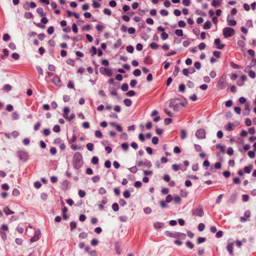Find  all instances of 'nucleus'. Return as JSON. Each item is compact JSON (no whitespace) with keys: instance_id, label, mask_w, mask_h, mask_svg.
<instances>
[{"instance_id":"1","label":"nucleus","mask_w":256,"mask_h":256,"mask_svg":"<svg viewBox=\"0 0 256 256\" xmlns=\"http://www.w3.org/2000/svg\"><path fill=\"white\" fill-rule=\"evenodd\" d=\"M74 167L76 170H78L83 164L82 156L80 153L76 152L73 157Z\"/></svg>"},{"instance_id":"2","label":"nucleus","mask_w":256,"mask_h":256,"mask_svg":"<svg viewBox=\"0 0 256 256\" xmlns=\"http://www.w3.org/2000/svg\"><path fill=\"white\" fill-rule=\"evenodd\" d=\"M165 234L169 237L180 240H184L186 238V234H185L179 232H172L170 231L166 230L165 232Z\"/></svg>"},{"instance_id":"3","label":"nucleus","mask_w":256,"mask_h":256,"mask_svg":"<svg viewBox=\"0 0 256 256\" xmlns=\"http://www.w3.org/2000/svg\"><path fill=\"white\" fill-rule=\"evenodd\" d=\"M223 35L225 38L232 36L234 34V30L231 28L226 27L223 29Z\"/></svg>"},{"instance_id":"4","label":"nucleus","mask_w":256,"mask_h":256,"mask_svg":"<svg viewBox=\"0 0 256 256\" xmlns=\"http://www.w3.org/2000/svg\"><path fill=\"white\" fill-rule=\"evenodd\" d=\"M17 156L24 162L27 161L28 158V155L27 152L24 150H19L16 152Z\"/></svg>"},{"instance_id":"5","label":"nucleus","mask_w":256,"mask_h":256,"mask_svg":"<svg viewBox=\"0 0 256 256\" xmlns=\"http://www.w3.org/2000/svg\"><path fill=\"white\" fill-rule=\"evenodd\" d=\"M234 242L232 241V240L231 238H229L228 240V244L226 246V250L228 252L229 254L231 256H234V251H233V247H234Z\"/></svg>"},{"instance_id":"6","label":"nucleus","mask_w":256,"mask_h":256,"mask_svg":"<svg viewBox=\"0 0 256 256\" xmlns=\"http://www.w3.org/2000/svg\"><path fill=\"white\" fill-rule=\"evenodd\" d=\"M192 214L195 216H198L200 217L204 215V211L202 209V206H199L193 212Z\"/></svg>"},{"instance_id":"7","label":"nucleus","mask_w":256,"mask_h":256,"mask_svg":"<svg viewBox=\"0 0 256 256\" xmlns=\"http://www.w3.org/2000/svg\"><path fill=\"white\" fill-rule=\"evenodd\" d=\"M196 136L198 139H204L206 138V132L203 128L198 129L196 133Z\"/></svg>"},{"instance_id":"8","label":"nucleus","mask_w":256,"mask_h":256,"mask_svg":"<svg viewBox=\"0 0 256 256\" xmlns=\"http://www.w3.org/2000/svg\"><path fill=\"white\" fill-rule=\"evenodd\" d=\"M40 230L39 229L36 230L35 231L34 236L30 239V242H34L38 241L40 238Z\"/></svg>"},{"instance_id":"9","label":"nucleus","mask_w":256,"mask_h":256,"mask_svg":"<svg viewBox=\"0 0 256 256\" xmlns=\"http://www.w3.org/2000/svg\"><path fill=\"white\" fill-rule=\"evenodd\" d=\"M100 71L102 74H106L108 76H110L112 75V72L110 70L104 67H100Z\"/></svg>"},{"instance_id":"10","label":"nucleus","mask_w":256,"mask_h":256,"mask_svg":"<svg viewBox=\"0 0 256 256\" xmlns=\"http://www.w3.org/2000/svg\"><path fill=\"white\" fill-rule=\"evenodd\" d=\"M227 86V83L226 80H220L217 84L218 87L221 89H224Z\"/></svg>"},{"instance_id":"11","label":"nucleus","mask_w":256,"mask_h":256,"mask_svg":"<svg viewBox=\"0 0 256 256\" xmlns=\"http://www.w3.org/2000/svg\"><path fill=\"white\" fill-rule=\"evenodd\" d=\"M214 43L216 45V48L219 50H222L224 47V44H220V40L218 38L215 39Z\"/></svg>"},{"instance_id":"12","label":"nucleus","mask_w":256,"mask_h":256,"mask_svg":"<svg viewBox=\"0 0 256 256\" xmlns=\"http://www.w3.org/2000/svg\"><path fill=\"white\" fill-rule=\"evenodd\" d=\"M52 82L56 86H61V80L58 76H55L52 80Z\"/></svg>"},{"instance_id":"13","label":"nucleus","mask_w":256,"mask_h":256,"mask_svg":"<svg viewBox=\"0 0 256 256\" xmlns=\"http://www.w3.org/2000/svg\"><path fill=\"white\" fill-rule=\"evenodd\" d=\"M230 16H228L227 17V21L230 26H234L236 24V22L234 20H230Z\"/></svg>"},{"instance_id":"14","label":"nucleus","mask_w":256,"mask_h":256,"mask_svg":"<svg viewBox=\"0 0 256 256\" xmlns=\"http://www.w3.org/2000/svg\"><path fill=\"white\" fill-rule=\"evenodd\" d=\"M250 114V104H246L245 105L244 112H243L244 116H248Z\"/></svg>"},{"instance_id":"15","label":"nucleus","mask_w":256,"mask_h":256,"mask_svg":"<svg viewBox=\"0 0 256 256\" xmlns=\"http://www.w3.org/2000/svg\"><path fill=\"white\" fill-rule=\"evenodd\" d=\"M164 226V224L162 222H156L154 223V226L155 228L159 229L162 228Z\"/></svg>"},{"instance_id":"16","label":"nucleus","mask_w":256,"mask_h":256,"mask_svg":"<svg viewBox=\"0 0 256 256\" xmlns=\"http://www.w3.org/2000/svg\"><path fill=\"white\" fill-rule=\"evenodd\" d=\"M184 104L182 103L178 104L176 103L174 106L173 108V110L174 111H178L180 109L182 106H184Z\"/></svg>"},{"instance_id":"17","label":"nucleus","mask_w":256,"mask_h":256,"mask_svg":"<svg viewBox=\"0 0 256 256\" xmlns=\"http://www.w3.org/2000/svg\"><path fill=\"white\" fill-rule=\"evenodd\" d=\"M211 26H212L211 22L209 20H208L204 23V24L203 26V28L204 30H208V29L210 28Z\"/></svg>"},{"instance_id":"18","label":"nucleus","mask_w":256,"mask_h":256,"mask_svg":"<svg viewBox=\"0 0 256 256\" xmlns=\"http://www.w3.org/2000/svg\"><path fill=\"white\" fill-rule=\"evenodd\" d=\"M70 112V108L68 107H66L64 109L63 116L66 118H68V113Z\"/></svg>"},{"instance_id":"19","label":"nucleus","mask_w":256,"mask_h":256,"mask_svg":"<svg viewBox=\"0 0 256 256\" xmlns=\"http://www.w3.org/2000/svg\"><path fill=\"white\" fill-rule=\"evenodd\" d=\"M252 169V165L250 164L248 166H245L244 168V172L246 174H250L251 170Z\"/></svg>"},{"instance_id":"20","label":"nucleus","mask_w":256,"mask_h":256,"mask_svg":"<svg viewBox=\"0 0 256 256\" xmlns=\"http://www.w3.org/2000/svg\"><path fill=\"white\" fill-rule=\"evenodd\" d=\"M122 44L121 39L119 38L117 40L116 42L114 44V48L115 49L118 48Z\"/></svg>"},{"instance_id":"21","label":"nucleus","mask_w":256,"mask_h":256,"mask_svg":"<svg viewBox=\"0 0 256 256\" xmlns=\"http://www.w3.org/2000/svg\"><path fill=\"white\" fill-rule=\"evenodd\" d=\"M36 12L40 16H44L46 15V14L44 12V10L42 8H38Z\"/></svg>"},{"instance_id":"22","label":"nucleus","mask_w":256,"mask_h":256,"mask_svg":"<svg viewBox=\"0 0 256 256\" xmlns=\"http://www.w3.org/2000/svg\"><path fill=\"white\" fill-rule=\"evenodd\" d=\"M4 212L6 215L12 214L14 213V212L11 210L8 207L4 208Z\"/></svg>"},{"instance_id":"23","label":"nucleus","mask_w":256,"mask_h":256,"mask_svg":"<svg viewBox=\"0 0 256 256\" xmlns=\"http://www.w3.org/2000/svg\"><path fill=\"white\" fill-rule=\"evenodd\" d=\"M96 28L98 32H102L106 28V26L102 24H97Z\"/></svg>"},{"instance_id":"24","label":"nucleus","mask_w":256,"mask_h":256,"mask_svg":"<svg viewBox=\"0 0 256 256\" xmlns=\"http://www.w3.org/2000/svg\"><path fill=\"white\" fill-rule=\"evenodd\" d=\"M124 104L126 106H130L132 104V100H131L129 99V98H126L124 100Z\"/></svg>"},{"instance_id":"25","label":"nucleus","mask_w":256,"mask_h":256,"mask_svg":"<svg viewBox=\"0 0 256 256\" xmlns=\"http://www.w3.org/2000/svg\"><path fill=\"white\" fill-rule=\"evenodd\" d=\"M121 147L124 151H128L129 148V145L128 143L124 142L121 144Z\"/></svg>"},{"instance_id":"26","label":"nucleus","mask_w":256,"mask_h":256,"mask_svg":"<svg viewBox=\"0 0 256 256\" xmlns=\"http://www.w3.org/2000/svg\"><path fill=\"white\" fill-rule=\"evenodd\" d=\"M110 92L112 96H116L118 94L116 89L113 87L110 88Z\"/></svg>"},{"instance_id":"27","label":"nucleus","mask_w":256,"mask_h":256,"mask_svg":"<svg viewBox=\"0 0 256 256\" xmlns=\"http://www.w3.org/2000/svg\"><path fill=\"white\" fill-rule=\"evenodd\" d=\"M186 137V130H180V138L182 140H184Z\"/></svg>"},{"instance_id":"28","label":"nucleus","mask_w":256,"mask_h":256,"mask_svg":"<svg viewBox=\"0 0 256 256\" xmlns=\"http://www.w3.org/2000/svg\"><path fill=\"white\" fill-rule=\"evenodd\" d=\"M12 119L13 120H17L19 118L20 116L17 112H12Z\"/></svg>"},{"instance_id":"29","label":"nucleus","mask_w":256,"mask_h":256,"mask_svg":"<svg viewBox=\"0 0 256 256\" xmlns=\"http://www.w3.org/2000/svg\"><path fill=\"white\" fill-rule=\"evenodd\" d=\"M0 234L2 238L5 241L6 239V234L4 232L2 231V229H0Z\"/></svg>"},{"instance_id":"30","label":"nucleus","mask_w":256,"mask_h":256,"mask_svg":"<svg viewBox=\"0 0 256 256\" xmlns=\"http://www.w3.org/2000/svg\"><path fill=\"white\" fill-rule=\"evenodd\" d=\"M176 104V100L174 99L170 100L169 102V107L170 108H172Z\"/></svg>"},{"instance_id":"31","label":"nucleus","mask_w":256,"mask_h":256,"mask_svg":"<svg viewBox=\"0 0 256 256\" xmlns=\"http://www.w3.org/2000/svg\"><path fill=\"white\" fill-rule=\"evenodd\" d=\"M205 228V225L203 223H200L198 224V228L200 232H202Z\"/></svg>"},{"instance_id":"32","label":"nucleus","mask_w":256,"mask_h":256,"mask_svg":"<svg viewBox=\"0 0 256 256\" xmlns=\"http://www.w3.org/2000/svg\"><path fill=\"white\" fill-rule=\"evenodd\" d=\"M24 18L26 19H30L33 18L32 14L30 12H26L24 14Z\"/></svg>"},{"instance_id":"33","label":"nucleus","mask_w":256,"mask_h":256,"mask_svg":"<svg viewBox=\"0 0 256 256\" xmlns=\"http://www.w3.org/2000/svg\"><path fill=\"white\" fill-rule=\"evenodd\" d=\"M76 136L74 134H73L72 138L71 139H68V143L70 144H71L73 142H74L76 140Z\"/></svg>"},{"instance_id":"34","label":"nucleus","mask_w":256,"mask_h":256,"mask_svg":"<svg viewBox=\"0 0 256 256\" xmlns=\"http://www.w3.org/2000/svg\"><path fill=\"white\" fill-rule=\"evenodd\" d=\"M141 71L139 69H136L133 72V74L136 76H139L141 75Z\"/></svg>"},{"instance_id":"35","label":"nucleus","mask_w":256,"mask_h":256,"mask_svg":"<svg viewBox=\"0 0 256 256\" xmlns=\"http://www.w3.org/2000/svg\"><path fill=\"white\" fill-rule=\"evenodd\" d=\"M227 131H231L233 130V124L231 122L228 124L226 128Z\"/></svg>"},{"instance_id":"36","label":"nucleus","mask_w":256,"mask_h":256,"mask_svg":"<svg viewBox=\"0 0 256 256\" xmlns=\"http://www.w3.org/2000/svg\"><path fill=\"white\" fill-rule=\"evenodd\" d=\"M112 208L114 211L117 212L119 210V206L117 203H114L112 205Z\"/></svg>"},{"instance_id":"37","label":"nucleus","mask_w":256,"mask_h":256,"mask_svg":"<svg viewBox=\"0 0 256 256\" xmlns=\"http://www.w3.org/2000/svg\"><path fill=\"white\" fill-rule=\"evenodd\" d=\"M196 14L197 15L201 16H206V14L204 12H202L200 10H197L196 11Z\"/></svg>"},{"instance_id":"38","label":"nucleus","mask_w":256,"mask_h":256,"mask_svg":"<svg viewBox=\"0 0 256 256\" xmlns=\"http://www.w3.org/2000/svg\"><path fill=\"white\" fill-rule=\"evenodd\" d=\"M12 88V86L8 84H6L4 86V89L7 92L10 91Z\"/></svg>"},{"instance_id":"39","label":"nucleus","mask_w":256,"mask_h":256,"mask_svg":"<svg viewBox=\"0 0 256 256\" xmlns=\"http://www.w3.org/2000/svg\"><path fill=\"white\" fill-rule=\"evenodd\" d=\"M175 34L176 35L179 36H183V32L180 29H178L175 30Z\"/></svg>"},{"instance_id":"40","label":"nucleus","mask_w":256,"mask_h":256,"mask_svg":"<svg viewBox=\"0 0 256 256\" xmlns=\"http://www.w3.org/2000/svg\"><path fill=\"white\" fill-rule=\"evenodd\" d=\"M2 52L4 54V56H2V58L4 59L6 58H7V56H8V51L6 48H4V49H3Z\"/></svg>"},{"instance_id":"41","label":"nucleus","mask_w":256,"mask_h":256,"mask_svg":"<svg viewBox=\"0 0 256 256\" xmlns=\"http://www.w3.org/2000/svg\"><path fill=\"white\" fill-rule=\"evenodd\" d=\"M70 228L71 230H73L76 227V223L74 221L71 222L70 224Z\"/></svg>"},{"instance_id":"42","label":"nucleus","mask_w":256,"mask_h":256,"mask_svg":"<svg viewBox=\"0 0 256 256\" xmlns=\"http://www.w3.org/2000/svg\"><path fill=\"white\" fill-rule=\"evenodd\" d=\"M127 52L129 53H132L134 50V48L132 46H128L126 48Z\"/></svg>"},{"instance_id":"43","label":"nucleus","mask_w":256,"mask_h":256,"mask_svg":"<svg viewBox=\"0 0 256 256\" xmlns=\"http://www.w3.org/2000/svg\"><path fill=\"white\" fill-rule=\"evenodd\" d=\"M121 89L124 92H126L128 89V86L127 84H124L122 86Z\"/></svg>"},{"instance_id":"44","label":"nucleus","mask_w":256,"mask_h":256,"mask_svg":"<svg viewBox=\"0 0 256 256\" xmlns=\"http://www.w3.org/2000/svg\"><path fill=\"white\" fill-rule=\"evenodd\" d=\"M98 158L96 156H94L92 159V163L94 164H96L98 162Z\"/></svg>"},{"instance_id":"45","label":"nucleus","mask_w":256,"mask_h":256,"mask_svg":"<svg viewBox=\"0 0 256 256\" xmlns=\"http://www.w3.org/2000/svg\"><path fill=\"white\" fill-rule=\"evenodd\" d=\"M186 86L184 84H180L178 86V90L180 92H184L185 91Z\"/></svg>"},{"instance_id":"46","label":"nucleus","mask_w":256,"mask_h":256,"mask_svg":"<svg viewBox=\"0 0 256 256\" xmlns=\"http://www.w3.org/2000/svg\"><path fill=\"white\" fill-rule=\"evenodd\" d=\"M86 148L90 152L93 150L94 149V144L92 143H88L86 144Z\"/></svg>"},{"instance_id":"47","label":"nucleus","mask_w":256,"mask_h":256,"mask_svg":"<svg viewBox=\"0 0 256 256\" xmlns=\"http://www.w3.org/2000/svg\"><path fill=\"white\" fill-rule=\"evenodd\" d=\"M103 12L105 14H106L108 16H110L112 14L111 10L108 8H104L103 10Z\"/></svg>"},{"instance_id":"48","label":"nucleus","mask_w":256,"mask_h":256,"mask_svg":"<svg viewBox=\"0 0 256 256\" xmlns=\"http://www.w3.org/2000/svg\"><path fill=\"white\" fill-rule=\"evenodd\" d=\"M230 64V66L234 69H239L240 68V66L239 65L235 64L233 62H231Z\"/></svg>"},{"instance_id":"49","label":"nucleus","mask_w":256,"mask_h":256,"mask_svg":"<svg viewBox=\"0 0 256 256\" xmlns=\"http://www.w3.org/2000/svg\"><path fill=\"white\" fill-rule=\"evenodd\" d=\"M150 46L151 48L154 50H156L158 48V45L156 42H152L150 44Z\"/></svg>"},{"instance_id":"50","label":"nucleus","mask_w":256,"mask_h":256,"mask_svg":"<svg viewBox=\"0 0 256 256\" xmlns=\"http://www.w3.org/2000/svg\"><path fill=\"white\" fill-rule=\"evenodd\" d=\"M174 202L176 204H180L181 202V198L179 196H176L174 199Z\"/></svg>"},{"instance_id":"51","label":"nucleus","mask_w":256,"mask_h":256,"mask_svg":"<svg viewBox=\"0 0 256 256\" xmlns=\"http://www.w3.org/2000/svg\"><path fill=\"white\" fill-rule=\"evenodd\" d=\"M186 246L190 248H193L194 244L190 241H187L186 243Z\"/></svg>"},{"instance_id":"52","label":"nucleus","mask_w":256,"mask_h":256,"mask_svg":"<svg viewBox=\"0 0 256 256\" xmlns=\"http://www.w3.org/2000/svg\"><path fill=\"white\" fill-rule=\"evenodd\" d=\"M220 4V2L218 1L217 0H212V5L214 6L217 7L219 6Z\"/></svg>"},{"instance_id":"53","label":"nucleus","mask_w":256,"mask_h":256,"mask_svg":"<svg viewBox=\"0 0 256 256\" xmlns=\"http://www.w3.org/2000/svg\"><path fill=\"white\" fill-rule=\"evenodd\" d=\"M173 200L172 196L170 194H168L166 196V202L167 203L171 202Z\"/></svg>"},{"instance_id":"54","label":"nucleus","mask_w":256,"mask_h":256,"mask_svg":"<svg viewBox=\"0 0 256 256\" xmlns=\"http://www.w3.org/2000/svg\"><path fill=\"white\" fill-rule=\"evenodd\" d=\"M168 35L165 32H163L161 34V38L162 40H166L168 38Z\"/></svg>"},{"instance_id":"55","label":"nucleus","mask_w":256,"mask_h":256,"mask_svg":"<svg viewBox=\"0 0 256 256\" xmlns=\"http://www.w3.org/2000/svg\"><path fill=\"white\" fill-rule=\"evenodd\" d=\"M62 184L63 186H64L66 188H68L70 187V183L68 180H64V181H63Z\"/></svg>"},{"instance_id":"56","label":"nucleus","mask_w":256,"mask_h":256,"mask_svg":"<svg viewBox=\"0 0 256 256\" xmlns=\"http://www.w3.org/2000/svg\"><path fill=\"white\" fill-rule=\"evenodd\" d=\"M88 236V234L85 232H82L79 234V238H86Z\"/></svg>"},{"instance_id":"57","label":"nucleus","mask_w":256,"mask_h":256,"mask_svg":"<svg viewBox=\"0 0 256 256\" xmlns=\"http://www.w3.org/2000/svg\"><path fill=\"white\" fill-rule=\"evenodd\" d=\"M95 136L98 138H101L102 136V132L99 130H97L95 132Z\"/></svg>"},{"instance_id":"58","label":"nucleus","mask_w":256,"mask_h":256,"mask_svg":"<svg viewBox=\"0 0 256 256\" xmlns=\"http://www.w3.org/2000/svg\"><path fill=\"white\" fill-rule=\"evenodd\" d=\"M86 195V192L82 190H78V196L80 198H84Z\"/></svg>"},{"instance_id":"59","label":"nucleus","mask_w":256,"mask_h":256,"mask_svg":"<svg viewBox=\"0 0 256 256\" xmlns=\"http://www.w3.org/2000/svg\"><path fill=\"white\" fill-rule=\"evenodd\" d=\"M137 84V81L136 80H132L130 82V86L132 88H134Z\"/></svg>"},{"instance_id":"60","label":"nucleus","mask_w":256,"mask_h":256,"mask_svg":"<svg viewBox=\"0 0 256 256\" xmlns=\"http://www.w3.org/2000/svg\"><path fill=\"white\" fill-rule=\"evenodd\" d=\"M123 195H124V198H129L130 196V192L128 190H126L124 192Z\"/></svg>"},{"instance_id":"61","label":"nucleus","mask_w":256,"mask_h":256,"mask_svg":"<svg viewBox=\"0 0 256 256\" xmlns=\"http://www.w3.org/2000/svg\"><path fill=\"white\" fill-rule=\"evenodd\" d=\"M12 194L14 196H18L20 194V191L17 188H14L12 192Z\"/></svg>"},{"instance_id":"62","label":"nucleus","mask_w":256,"mask_h":256,"mask_svg":"<svg viewBox=\"0 0 256 256\" xmlns=\"http://www.w3.org/2000/svg\"><path fill=\"white\" fill-rule=\"evenodd\" d=\"M227 154L229 156H232L234 154V150L232 147H228L227 150Z\"/></svg>"},{"instance_id":"63","label":"nucleus","mask_w":256,"mask_h":256,"mask_svg":"<svg viewBox=\"0 0 256 256\" xmlns=\"http://www.w3.org/2000/svg\"><path fill=\"white\" fill-rule=\"evenodd\" d=\"M2 39L4 41L6 42L10 40V36L8 34H5L3 36Z\"/></svg>"},{"instance_id":"64","label":"nucleus","mask_w":256,"mask_h":256,"mask_svg":"<svg viewBox=\"0 0 256 256\" xmlns=\"http://www.w3.org/2000/svg\"><path fill=\"white\" fill-rule=\"evenodd\" d=\"M41 126V123L40 122H38L34 126V129L35 131H37L40 129V128Z\"/></svg>"}]
</instances>
